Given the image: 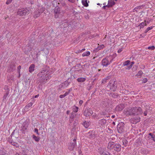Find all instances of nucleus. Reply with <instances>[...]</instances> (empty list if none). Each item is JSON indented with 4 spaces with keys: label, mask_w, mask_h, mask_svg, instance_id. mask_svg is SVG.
<instances>
[{
    "label": "nucleus",
    "mask_w": 155,
    "mask_h": 155,
    "mask_svg": "<svg viewBox=\"0 0 155 155\" xmlns=\"http://www.w3.org/2000/svg\"><path fill=\"white\" fill-rule=\"evenodd\" d=\"M48 67L45 66L44 68H43V70L39 72L38 74V76L41 82H45V81L48 80L50 76L48 77L47 73L48 71Z\"/></svg>",
    "instance_id": "1"
},
{
    "label": "nucleus",
    "mask_w": 155,
    "mask_h": 155,
    "mask_svg": "<svg viewBox=\"0 0 155 155\" xmlns=\"http://www.w3.org/2000/svg\"><path fill=\"white\" fill-rule=\"evenodd\" d=\"M107 148L110 150L113 149L117 152L121 151V146L119 143H116L113 142H109L108 144Z\"/></svg>",
    "instance_id": "2"
},
{
    "label": "nucleus",
    "mask_w": 155,
    "mask_h": 155,
    "mask_svg": "<svg viewBox=\"0 0 155 155\" xmlns=\"http://www.w3.org/2000/svg\"><path fill=\"white\" fill-rule=\"evenodd\" d=\"M30 9L29 8H21L18 9L17 14L20 16H25L28 14L30 13Z\"/></svg>",
    "instance_id": "3"
},
{
    "label": "nucleus",
    "mask_w": 155,
    "mask_h": 155,
    "mask_svg": "<svg viewBox=\"0 0 155 155\" xmlns=\"http://www.w3.org/2000/svg\"><path fill=\"white\" fill-rule=\"evenodd\" d=\"M29 124V120H26L23 123L21 129V130L23 133L25 134V132L27 131V128Z\"/></svg>",
    "instance_id": "4"
},
{
    "label": "nucleus",
    "mask_w": 155,
    "mask_h": 155,
    "mask_svg": "<svg viewBox=\"0 0 155 155\" xmlns=\"http://www.w3.org/2000/svg\"><path fill=\"white\" fill-rule=\"evenodd\" d=\"M110 57H108L106 58H104L101 61V64L103 66H105L106 67L109 64L111 63L113 59V58H112L111 59H110L109 61V58Z\"/></svg>",
    "instance_id": "5"
},
{
    "label": "nucleus",
    "mask_w": 155,
    "mask_h": 155,
    "mask_svg": "<svg viewBox=\"0 0 155 155\" xmlns=\"http://www.w3.org/2000/svg\"><path fill=\"white\" fill-rule=\"evenodd\" d=\"M108 86L110 87V89L113 91H114L117 88V83L115 81L110 80Z\"/></svg>",
    "instance_id": "6"
},
{
    "label": "nucleus",
    "mask_w": 155,
    "mask_h": 155,
    "mask_svg": "<svg viewBox=\"0 0 155 155\" xmlns=\"http://www.w3.org/2000/svg\"><path fill=\"white\" fill-rule=\"evenodd\" d=\"M124 123L123 122L119 123L117 126V129L118 132L122 133L124 131Z\"/></svg>",
    "instance_id": "7"
},
{
    "label": "nucleus",
    "mask_w": 155,
    "mask_h": 155,
    "mask_svg": "<svg viewBox=\"0 0 155 155\" xmlns=\"http://www.w3.org/2000/svg\"><path fill=\"white\" fill-rule=\"evenodd\" d=\"M134 108L132 107L131 108L128 107L124 110V114L127 115H134Z\"/></svg>",
    "instance_id": "8"
},
{
    "label": "nucleus",
    "mask_w": 155,
    "mask_h": 155,
    "mask_svg": "<svg viewBox=\"0 0 155 155\" xmlns=\"http://www.w3.org/2000/svg\"><path fill=\"white\" fill-rule=\"evenodd\" d=\"M76 138H74L73 140V142L70 143L68 144V149L71 150H73L76 146Z\"/></svg>",
    "instance_id": "9"
},
{
    "label": "nucleus",
    "mask_w": 155,
    "mask_h": 155,
    "mask_svg": "<svg viewBox=\"0 0 155 155\" xmlns=\"http://www.w3.org/2000/svg\"><path fill=\"white\" fill-rule=\"evenodd\" d=\"M134 108V115H138L141 114L142 110L141 107H133Z\"/></svg>",
    "instance_id": "10"
},
{
    "label": "nucleus",
    "mask_w": 155,
    "mask_h": 155,
    "mask_svg": "<svg viewBox=\"0 0 155 155\" xmlns=\"http://www.w3.org/2000/svg\"><path fill=\"white\" fill-rule=\"evenodd\" d=\"M93 113V111L90 108H86L84 112V114L86 117L91 115Z\"/></svg>",
    "instance_id": "11"
},
{
    "label": "nucleus",
    "mask_w": 155,
    "mask_h": 155,
    "mask_svg": "<svg viewBox=\"0 0 155 155\" xmlns=\"http://www.w3.org/2000/svg\"><path fill=\"white\" fill-rule=\"evenodd\" d=\"M87 135L88 137L91 139H94L95 138L94 131L93 130H90L87 133Z\"/></svg>",
    "instance_id": "12"
},
{
    "label": "nucleus",
    "mask_w": 155,
    "mask_h": 155,
    "mask_svg": "<svg viewBox=\"0 0 155 155\" xmlns=\"http://www.w3.org/2000/svg\"><path fill=\"white\" fill-rule=\"evenodd\" d=\"M70 83V82H69L68 81H66L60 85L59 87L61 88L65 89L69 85Z\"/></svg>",
    "instance_id": "13"
},
{
    "label": "nucleus",
    "mask_w": 155,
    "mask_h": 155,
    "mask_svg": "<svg viewBox=\"0 0 155 155\" xmlns=\"http://www.w3.org/2000/svg\"><path fill=\"white\" fill-rule=\"evenodd\" d=\"M9 142L12 145L18 148L19 147V144L16 142H14L13 139H10L8 140Z\"/></svg>",
    "instance_id": "14"
},
{
    "label": "nucleus",
    "mask_w": 155,
    "mask_h": 155,
    "mask_svg": "<svg viewBox=\"0 0 155 155\" xmlns=\"http://www.w3.org/2000/svg\"><path fill=\"white\" fill-rule=\"evenodd\" d=\"M98 123L101 126H104L106 123V120L103 118L99 120Z\"/></svg>",
    "instance_id": "15"
},
{
    "label": "nucleus",
    "mask_w": 155,
    "mask_h": 155,
    "mask_svg": "<svg viewBox=\"0 0 155 155\" xmlns=\"http://www.w3.org/2000/svg\"><path fill=\"white\" fill-rule=\"evenodd\" d=\"M15 66L14 64H12L10 65L9 69H8V72H12L15 70Z\"/></svg>",
    "instance_id": "16"
},
{
    "label": "nucleus",
    "mask_w": 155,
    "mask_h": 155,
    "mask_svg": "<svg viewBox=\"0 0 155 155\" xmlns=\"http://www.w3.org/2000/svg\"><path fill=\"white\" fill-rule=\"evenodd\" d=\"M35 65L32 64L30 66L29 68V71L30 73H32L35 70Z\"/></svg>",
    "instance_id": "17"
},
{
    "label": "nucleus",
    "mask_w": 155,
    "mask_h": 155,
    "mask_svg": "<svg viewBox=\"0 0 155 155\" xmlns=\"http://www.w3.org/2000/svg\"><path fill=\"white\" fill-rule=\"evenodd\" d=\"M134 122L136 124L139 122L140 121V118L139 117H135L133 118L132 119Z\"/></svg>",
    "instance_id": "18"
},
{
    "label": "nucleus",
    "mask_w": 155,
    "mask_h": 155,
    "mask_svg": "<svg viewBox=\"0 0 155 155\" xmlns=\"http://www.w3.org/2000/svg\"><path fill=\"white\" fill-rule=\"evenodd\" d=\"M60 8L58 6H56L54 9V12L55 14L60 13Z\"/></svg>",
    "instance_id": "19"
},
{
    "label": "nucleus",
    "mask_w": 155,
    "mask_h": 155,
    "mask_svg": "<svg viewBox=\"0 0 155 155\" xmlns=\"http://www.w3.org/2000/svg\"><path fill=\"white\" fill-rule=\"evenodd\" d=\"M9 93V90L8 88H7V90L6 91V93L5 94L3 97V101H5Z\"/></svg>",
    "instance_id": "20"
},
{
    "label": "nucleus",
    "mask_w": 155,
    "mask_h": 155,
    "mask_svg": "<svg viewBox=\"0 0 155 155\" xmlns=\"http://www.w3.org/2000/svg\"><path fill=\"white\" fill-rule=\"evenodd\" d=\"M84 127L86 128H87L90 125V122L85 121L83 124Z\"/></svg>",
    "instance_id": "21"
},
{
    "label": "nucleus",
    "mask_w": 155,
    "mask_h": 155,
    "mask_svg": "<svg viewBox=\"0 0 155 155\" xmlns=\"http://www.w3.org/2000/svg\"><path fill=\"white\" fill-rule=\"evenodd\" d=\"M115 4V2L113 1H109L108 2V7H112Z\"/></svg>",
    "instance_id": "22"
},
{
    "label": "nucleus",
    "mask_w": 155,
    "mask_h": 155,
    "mask_svg": "<svg viewBox=\"0 0 155 155\" xmlns=\"http://www.w3.org/2000/svg\"><path fill=\"white\" fill-rule=\"evenodd\" d=\"M110 78V77L109 76H107L106 78H104L102 80V83L104 84L107 82Z\"/></svg>",
    "instance_id": "23"
},
{
    "label": "nucleus",
    "mask_w": 155,
    "mask_h": 155,
    "mask_svg": "<svg viewBox=\"0 0 155 155\" xmlns=\"http://www.w3.org/2000/svg\"><path fill=\"white\" fill-rule=\"evenodd\" d=\"M41 14L38 11H37L34 12V17L35 18H37L38 17H39Z\"/></svg>",
    "instance_id": "24"
},
{
    "label": "nucleus",
    "mask_w": 155,
    "mask_h": 155,
    "mask_svg": "<svg viewBox=\"0 0 155 155\" xmlns=\"http://www.w3.org/2000/svg\"><path fill=\"white\" fill-rule=\"evenodd\" d=\"M86 78H80L77 79V80L79 82H83L86 80Z\"/></svg>",
    "instance_id": "25"
},
{
    "label": "nucleus",
    "mask_w": 155,
    "mask_h": 155,
    "mask_svg": "<svg viewBox=\"0 0 155 155\" xmlns=\"http://www.w3.org/2000/svg\"><path fill=\"white\" fill-rule=\"evenodd\" d=\"M104 47V45H100V46L98 47L97 48H96L94 51L97 52L99 50L103 48Z\"/></svg>",
    "instance_id": "26"
},
{
    "label": "nucleus",
    "mask_w": 155,
    "mask_h": 155,
    "mask_svg": "<svg viewBox=\"0 0 155 155\" xmlns=\"http://www.w3.org/2000/svg\"><path fill=\"white\" fill-rule=\"evenodd\" d=\"M87 0H82V4L85 7H87L88 4L87 2Z\"/></svg>",
    "instance_id": "27"
},
{
    "label": "nucleus",
    "mask_w": 155,
    "mask_h": 155,
    "mask_svg": "<svg viewBox=\"0 0 155 155\" xmlns=\"http://www.w3.org/2000/svg\"><path fill=\"white\" fill-rule=\"evenodd\" d=\"M105 149V148L100 147L98 149V152L100 154L102 153Z\"/></svg>",
    "instance_id": "28"
},
{
    "label": "nucleus",
    "mask_w": 155,
    "mask_h": 155,
    "mask_svg": "<svg viewBox=\"0 0 155 155\" xmlns=\"http://www.w3.org/2000/svg\"><path fill=\"white\" fill-rule=\"evenodd\" d=\"M33 139L35 140V141L37 142H39L40 140V138L39 137H37L35 135H33Z\"/></svg>",
    "instance_id": "29"
},
{
    "label": "nucleus",
    "mask_w": 155,
    "mask_h": 155,
    "mask_svg": "<svg viewBox=\"0 0 155 155\" xmlns=\"http://www.w3.org/2000/svg\"><path fill=\"white\" fill-rule=\"evenodd\" d=\"M118 95L116 93H114L113 94L111 93L110 94V97H112L114 98H116L118 97Z\"/></svg>",
    "instance_id": "30"
},
{
    "label": "nucleus",
    "mask_w": 155,
    "mask_h": 155,
    "mask_svg": "<svg viewBox=\"0 0 155 155\" xmlns=\"http://www.w3.org/2000/svg\"><path fill=\"white\" fill-rule=\"evenodd\" d=\"M134 104L136 105L137 106H139V105L140 104H143L141 105V106H142V105H143L144 104H145V103L144 102L141 103L140 101H137L134 102Z\"/></svg>",
    "instance_id": "31"
},
{
    "label": "nucleus",
    "mask_w": 155,
    "mask_h": 155,
    "mask_svg": "<svg viewBox=\"0 0 155 155\" xmlns=\"http://www.w3.org/2000/svg\"><path fill=\"white\" fill-rule=\"evenodd\" d=\"M6 151L4 150H0V155H6Z\"/></svg>",
    "instance_id": "32"
},
{
    "label": "nucleus",
    "mask_w": 155,
    "mask_h": 155,
    "mask_svg": "<svg viewBox=\"0 0 155 155\" xmlns=\"http://www.w3.org/2000/svg\"><path fill=\"white\" fill-rule=\"evenodd\" d=\"M90 53L89 51H87L85 52H84L82 54V56L83 57L86 56H88L90 55Z\"/></svg>",
    "instance_id": "33"
},
{
    "label": "nucleus",
    "mask_w": 155,
    "mask_h": 155,
    "mask_svg": "<svg viewBox=\"0 0 155 155\" xmlns=\"http://www.w3.org/2000/svg\"><path fill=\"white\" fill-rule=\"evenodd\" d=\"M147 25V24L143 22L142 23H141L139 25V26L140 27V29H141V28H143L144 25Z\"/></svg>",
    "instance_id": "34"
},
{
    "label": "nucleus",
    "mask_w": 155,
    "mask_h": 155,
    "mask_svg": "<svg viewBox=\"0 0 155 155\" xmlns=\"http://www.w3.org/2000/svg\"><path fill=\"white\" fill-rule=\"evenodd\" d=\"M123 144L125 147L126 146L127 144L128 143L127 141L126 140H122Z\"/></svg>",
    "instance_id": "35"
},
{
    "label": "nucleus",
    "mask_w": 155,
    "mask_h": 155,
    "mask_svg": "<svg viewBox=\"0 0 155 155\" xmlns=\"http://www.w3.org/2000/svg\"><path fill=\"white\" fill-rule=\"evenodd\" d=\"M130 62V61L129 60H127L125 61L124 63H123L124 66H127L129 64V63Z\"/></svg>",
    "instance_id": "36"
},
{
    "label": "nucleus",
    "mask_w": 155,
    "mask_h": 155,
    "mask_svg": "<svg viewBox=\"0 0 155 155\" xmlns=\"http://www.w3.org/2000/svg\"><path fill=\"white\" fill-rule=\"evenodd\" d=\"M45 8H42L38 10V11L41 14L43 13L45 11Z\"/></svg>",
    "instance_id": "37"
},
{
    "label": "nucleus",
    "mask_w": 155,
    "mask_h": 155,
    "mask_svg": "<svg viewBox=\"0 0 155 155\" xmlns=\"http://www.w3.org/2000/svg\"><path fill=\"white\" fill-rule=\"evenodd\" d=\"M153 27L151 26L148 27L146 30L144 32L145 33H147L148 31L151 29Z\"/></svg>",
    "instance_id": "38"
},
{
    "label": "nucleus",
    "mask_w": 155,
    "mask_h": 155,
    "mask_svg": "<svg viewBox=\"0 0 155 155\" xmlns=\"http://www.w3.org/2000/svg\"><path fill=\"white\" fill-rule=\"evenodd\" d=\"M149 139L152 140L153 141L155 142V135H153V136L150 137H149Z\"/></svg>",
    "instance_id": "39"
},
{
    "label": "nucleus",
    "mask_w": 155,
    "mask_h": 155,
    "mask_svg": "<svg viewBox=\"0 0 155 155\" xmlns=\"http://www.w3.org/2000/svg\"><path fill=\"white\" fill-rule=\"evenodd\" d=\"M155 48L154 46H151L149 47L148 49L149 50H153Z\"/></svg>",
    "instance_id": "40"
},
{
    "label": "nucleus",
    "mask_w": 155,
    "mask_h": 155,
    "mask_svg": "<svg viewBox=\"0 0 155 155\" xmlns=\"http://www.w3.org/2000/svg\"><path fill=\"white\" fill-rule=\"evenodd\" d=\"M101 115H107V112L105 111H102L100 113Z\"/></svg>",
    "instance_id": "41"
},
{
    "label": "nucleus",
    "mask_w": 155,
    "mask_h": 155,
    "mask_svg": "<svg viewBox=\"0 0 155 155\" xmlns=\"http://www.w3.org/2000/svg\"><path fill=\"white\" fill-rule=\"evenodd\" d=\"M142 7L141 6H137V7H136L134 9V10H135V11L137 12V10L138 9H140L141 8V7Z\"/></svg>",
    "instance_id": "42"
},
{
    "label": "nucleus",
    "mask_w": 155,
    "mask_h": 155,
    "mask_svg": "<svg viewBox=\"0 0 155 155\" xmlns=\"http://www.w3.org/2000/svg\"><path fill=\"white\" fill-rule=\"evenodd\" d=\"M70 118L74 119V115L73 113H72L70 116Z\"/></svg>",
    "instance_id": "43"
},
{
    "label": "nucleus",
    "mask_w": 155,
    "mask_h": 155,
    "mask_svg": "<svg viewBox=\"0 0 155 155\" xmlns=\"http://www.w3.org/2000/svg\"><path fill=\"white\" fill-rule=\"evenodd\" d=\"M123 107H115V108L114 110L115 112H118L119 111V108H122Z\"/></svg>",
    "instance_id": "44"
},
{
    "label": "nucleus",
    "mask_w": 155,
    "mask_h": 155,
    "mask_svg": "<svg viewBox=\"0 0 155 155\" xmlns=\"http://www.w3.org/2000/svg\"><path fill=\"white\" fill-rule=\"evenodd\" d=\"M104 155H112V154L111 153L108 152L106 151L105 152V153Z\"/></svg>",
    "instance_id": "45"
},
{
    "label": "nucleus",
    "mask_w": 155,
    "mask_h": 155,
    "mask_svg": "<svg viewBox=\"0 0 155 155\" xmlns=\"http://www.w3.org/2000/svg\"><path fill=\"white\" fill-rule=\"evenodd\" d=\"M12 1V0H8L6 2V4L7 5H9L11 2Z\"/></svg>",
    "instance_id": "46"
},
{
    "label": "nucleus",
    "mask_w": 155,
    "mask_h": 155,
    "mask_svg": "<svg viewBox=\"0 0 155 155\" xmlns=\"http://www.w3.org/2000/svg\"><path fill=\"white\" fill-rule=\"evenodd\" d=\"M77 124L76 122H74L73 125V129H75L76 125Z\"/></svg>",
    "instance_id": "47"
},
{
    "label": "nucleus",
    "mask_w": 155,
    "mask_h": 155,
    "mask_svg": "<svg viewBox=\"0 0 155 155\" xmlns=\"http://www.w3.org/2000/svg\"><path fill=\"white\" fill-rule=\"evenodd\" d=\"M121 106L122 107H123V106L125 107V106H128V105L127 104V102H126V103H124V104H121Z\"/></svg>",
    "instance_id": "48"
},
{
    "label": "nucleus",
    "mask_w": 155,
    "mask_h": 155,
    "mask_svg": "<svg viewBox=\"0 0 155 155\" xmlns=\"http://www.w3.org/2000/svg\"><path fill=\"white\" fill-rule=\"evenodd\" d=\"M154 134H152L151 133H149L148 134V138L149 139V137H152L153 136V135H154Z\"/></svg>",
    "instance_id": "49"
},
{
    "label": "nucleus",
    "mask_w": 155,
    "mask_h": 155,
    "mask_svg": "<svg viewBox=\"0 0 155 155\" xmlns=\"http://www.w3.org/2000/svg\"><path fill=\"white\" fill-rule=\"evenodd\" d=\"M154 134H152L151 133H149L148 134V138L149 139V137H152L153 136V135H154Z\"/></svg>",
    "instance_id": "50"
},
{
    "label": "nucleus",
    "mask_w": 155,
    "mask_h": 155,
    "mask_svg": "<svg viewBox=\"0 0 155 155\" xmlns=\"http://www.w3.org/2000/svg\"><path fill=\"white\" fill-rule=\"evenodd\" d=\"M34 131L38 135H39V133L38 132V130L37 128H35L34 129Z\"/></svg>",
    "instance_id": "51"
},
{
    "label": "nucleus",
    "mask_w": 155,
    "mask_h": 155,
    "mask_svg": "<svg viewBox=\"0 0 155 155\" xmlns=\"http://www.w3.org/2000/svg\"><path fill=\"white\" fill-rule=\"evenodd\" d=\"M75 109H74V111L75 112H77L78 110V107H75Z\"/></svg>",
    "instance_id": "52"
},
{
    "label": "nucleus",
    "mask_w": 155,
    "mask_h": 155,
    "mask_svg": "<svg viewBox=\"0 0 155 155\" xmlns=\"http://www.w3.org/2000/svg\"><path fill=\"white\" fill-rule=\"evenodd\" d=\"M123 50V48H120L117 51V52L118 53H120Z\"/></svg>",
    "instance_id": "53"
},
{
    "label": "nucleus",
    "mask_w": 155,
    "mask_h": 155,
    "mask_svg": "<svg viewBox=\"0 0 155 155\" xmlns=\"http://www.w3.org/2000/svg\"><path fill=\"white\" fill-rule=\"evenodd\" d=\"M65 97L64 94L60 95L59 96V97L60 98H63Z\"/></svg>",
    "instance_id": "54"
},
{
    "label": "nucleus",
    "mask_w": 155,
    "mask_h": 155,
    "mask_svg": "<svg viewBox=\"0 0 155 155\" xmlns=\"http://www.w3.org/2000/svg\"><path fill=\"white\" fill-rule=\"evenodd\" d=\"M74 120V119L70 118L69 119V122L70 123H71Z\"/></svg>",
    "instance_id": "55"
},
{
    "label": "nucleus",
    "mask_w": 155,
    "mask_h": 155,
    "mask_svg": "<svg viewBox=\"0 0 155 155\" xmlns=\"http://www.w3.org/2000/svg\"><path fill=\"white\" fill-rule=\"evenodd\" d=\"M33 105V103L32 102H30L28 104V107L31 106Z\"/></svg>",
    "instance_id": "56"
},
{
    "label": "nucleus",
    "mask_w": 155,
    "mask_h": 155,
    "mask_svg": "<svg viewBox=\"0 0 155 155\" xmlns=\"http://www.w3.org/2000/svg\"><path fill=\"white\" fill-rule=\"evenodd\" d=\"M83 103V101L82 100H80L79 102V104L80 106H81V104Z\"/></svg>",
    "instance_id": "57"
},
{
    "label": "nucleus",
    "mask_w": 155,
    "mask_h": 155,
    "mask_svg": "<svg viewBox=\"0 0 155 155\" xmlns=\"http://www.w3.org/2000/svg\"><path fill=\"white\" fill-rule=\"evenodd\" d=\"M21 67L20 65L18 67V71L19 72H20V69H21Z\"/></svg>",
    "instance_id": "58"
},
{
    "label": "nucleus",
    "mask_w": 155,
    "mask_h": 155,
    "mask_svg": "<svg viewBox=\"0 0 155 155\" xmlns=\"http://www.w3.org/2000/svg\"><path fill=\"white\" fill-rule=\"evenodd\" d=\"M14 134V132H13L12 133V134H11V136H10V137H9V138H10V139H12V136H13V135Z\"/></svg>",
    "instance_id": "59"
},
{
    "label": "nucleus",
    "mask_w": 155,
    "mask_h": 155,
    "mask_svg": "<svg viewBox=\"0 0 155 155\" xmlns=\"http://www.w3.org/2000/svg\"><path fill=\"white\" fill-rule=\"evenodd\" d=\"M69 94V92H66L64 94V95L65 96H67V95H68V94Z\"/></svg>",
    "instance_id": "60"
},
{
    "label": "nucleus",
    "mask_w": 155,
    "mask_h": 155,
    "mask_svg": "<svg viewBox=\"0 0 155 155\" xmlns=\"http://www.w3.org/2000/svg\"><path fill=\"white\" fill-rule=\"evenodd\" d=\"M106 151V149H105V150H104V152H103V153H101V154H100L101 155H104L105 153V152Z\"/></svg>",
    "instance_id": "61"
},
{
    "label": "nucleus",
    "mask_w": 155,
    "mask_h": 155,
    "mask_svg": "<svg viewBox=\"0 0 155 155\" xmlns=\"http://www.w3.org/2000/svg\"><path fill=\"white\" fill-rule=\"evenodd\" d=\"M39 94H37V95H36L35 96H34L33 97V98H37V97H38L39 96Z\"/></svg>",
    "instance_id": "62"
},
{
    "label": "nucleus",
    "mask_w": 155,
    "mask_h": 155,
    "mask_svg": "<svg viewBox=\"0 0 155 155\" xmlns=\"http://www.w3.org/2000/svg\"><path fill=\"white\" fill-rule=\"evenodd\" d=\"M147 111H145L144 113H143V114H144V116H146L147 115Z\"/></svg>",
    "instance_id": "63"
},
{
    "label": "nucleus",
    "mask_w": 155,
    "mask_h": 155,
    "mask_svg": "<svg viewBox=\"0 0 155 155\" xmlns=\"http://www.w3.org/2000/svg\"><path fill=\"white\" fill-rule=\"evenodd\" d=\"M45 49H46L45 48H41V49L40 50V51H44L45 50Z\"/></svg>",
    "instance_id": "64"
}]
</instances>
